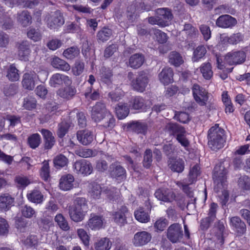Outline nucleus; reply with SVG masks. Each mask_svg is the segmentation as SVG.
Returning a JSON list of instances; mask_svg holds the SVG:
<instances>
[{"label": "nucleus", "mask_w": 250, "mask_h": 250, "mask_svg": "<svg viewBox=\"0 0 250 250\" xmlns=\"http://www.w3.org/2000/svg\"><path fill=\"white\" fill-rule=\"evenodd\" d=\"M227 170L224 162L217 164L214 168L213 179L214 180V190L216 193L221 192L220 195L222 205H225L229 199V193L225 189L227 186Z\"/></svg>", "instance_id": "obj_1"}, {"label": "nucleus", "mask_w": 250, "mask_h": 250, "mask_svg": "<svg viewBox=\"0 0 250 250\" xmlns=\"http://www.w3.org/2000/svg\"><path fill=\"white\" fill-rule=\"evenodd\" d=\"M208 147L212 150L217 151L225 146V130L219 126V124H215L208 130Z\"/></svg>", "instance_id": "obj_2"}, {"label": "nucleus", "mask_w": 250, "mask_h": 250, "mask_svg": "<svg viewBox=\"0 0 250 250\" xmlns=\"http://www.w3.org/2000/svg\"><path fill=\"white\" fill-rule=\"evenodd\" d=\"M91 115L92 119L96 122L106 119L107 122L103 125L105 127L112 128L114 126L115 120L106 109L105 104L103 103L97 102L93 106Z\"/></svg>", "instance_id": "obj_3"}, {"label": "nucleus", "mask_w": 250, "mask_h": 250, "mask_svg": "<svg viewBox=\"0 0 250 250\" xmlns=\"http://www.w3.org/2000/svg\"><path fill=\"white\" fill-rule=\"evenodd\" d=\"M155 16L148 18L149 23L158 25L161 27H165L171 24L173 19L171 11L168 8H157L155 11Z\"/></svg>", "instance_id": "obj_4"}, {"label": "nucleus", "mask_w": 250, "mask_h": 250, "mask_svg": "<svg viewBox=\"0 0 250 250\" xmlns=\"http://www.w3.org/2000/svg\"><path fill=\"white\" fill-rule=\"evenodd\" d=\"M201 174V167L196 164L190 167L187 177L184 179L182 182H177L176 184L185 193H188L189 190L188 186L195 183Z\"/></svg>", "instance_id": "obj_5"}, {"label": "nucleus", "mask_w": 250, "mask_h": 250, "mask_svg": "<svg viewBox=\"0 0 250 250\" xmlns=\"http://www.w3.org/2000/svg\"><path fill=\"white\" fill-rule=\"evenodd\" d=\"M109 172L111 177L118 182L123 181L126 179V170L118 162H114L110 165Z\"/></svg>", "instance_id": "obj_6"}, {"label": "nucleus", "mask_w": 250, "mask_h": 250, "mask_svg": "<svg viewBox=\"0 0 250 250\" xmlns=\"http://www.w3.org/2000/svg\"><path fill=\"white\" fill-rule=\"evenodd\" d=\"M182 227L179 224L171 225L167 229V237L172 243L179 242L183 237Z\"/></svg>", "instance_id": "obj_7"}, {"label": "nucleus", "mask_w": 250, "mask_h": 250, "mask_svg": "<svg viewBox=\"0 0 250 250\" xmlns=\"http://www.w3.org/2000/svg\"><path fill=\"white\" fill-rule=\"evenodd\" d=\"M148 83L147 74L143 71L139 73L136 79L132 81L131 85L133 88L140 92L146 89Z\"/></svg>", "instance_id": "obj_8"}, {"label": "nucleus", "mask_w": 250, "mask_h": 250, "mask_svg": "<svg viewBox=\"0 0 250 250\" xmlns=\"http://www.w3.org/2000/svg\"><path fill=\"white\" fill-rule=\"evenodd\" d=\"M71 79L67 76L60 73L53 74L50 78L49 84L54 88L67 85L71 84Z\"/></svg>", "instance_id": "obj_9"}, {"label": "nucleus", "mask_w": 250, "mask_h": 250, "mask_svg": "<svg viewBox=\"0 0 250 250\" xmlns=\"http://www.w3.org/2000/svg\"><path fill=\"white\" fill-rule=\"evenodd\" d=\"M246 55L243 51H238L228 53L225 56V62L229 65H236L244 62Z\"/></svg>", "instance_id": "obj_10"}, {"label": "nucleus", "mask_w": 250, "mask_h": 250, "mask_svg": "<svg viewBox=\"0 0 250 250\" xmlns=\"http://www.w3.org/2000/svg\"><path fill=\"white\" fill-rule=\"evenodd\" d=\"M104 221L102 215L92 213L86 222V227L92 230H98L103 228Z\"/></svg>", "instance_id": "obj_11"}, {"label": "nucleus", "mask_w": 250, "mask_h": 250, "mask_svg": "<svg viewBox=\"0 0 250 250\" xmlns=\"http://www.w3.org/2000/svg\"><path fill=\"white\" fill-rule=\"evenodd\" d=\"M152 236L150 233L146 231H141L136 233L132 239L133 245L136 247H140L148 243Z\"/></svg>", "instance_id": "obj_12"}, {"label": "nucleus", "mask_w": 250, "mask_h": 250, "mask_svg": "<svg viewBox=\"0 0 250 250\" xmlns=\"http://www.w3.org/2000/svg\"><path fill=\"white\" fill-rule=\"evenodd\" d=\"M73 167L78 174L83 175L90 174L93 170L91 163L86 160H81L76 161Z\"/></svg>", "instance_id": "obj_13"}, {"label": "nucleus", "mask_w": 250, "mask_h": 250, "mask_svg": "<svg viewBox=\"0 0 250 250\" xmlns=\"http://www.w3.org/2000/svg\"><path fill=\"white\" fill-rule=\"evenodd\" d=\"M46 20L48 27L51 29H56L63 24L64 22L62 16L59 11H56L51 15H48Z\"/></svg>", "instance_id": "obj_14"}, {"label": "nucleus", "mask_w": 250, "mask_h": 250, "mask_svg": "<svg viewBox=\"0 0 250 250\" xmlns=\"http://www.w3.org/2000/svg\"><path fill=\"white\" fill-rule=\"evenodd\" d=\"M237 23L235 18L231 16L225 14L219 17L216 21L217 26L223 28H231Z\"/></svg>", "instance_id": "obj_15"}, {"label": "nucleus", "mask_w": 250, "mask_h": 250, "mask_svg": "<svg viewBox=\"0 0 250 250\" xmlns=\"http://www.w3.org/2000/svg\"><path fill=\"white\" fill-rule=\"evenodd\" d=\"M39 76L35 72H30L23 74L22 81L23 87L28 90H32L36 85Z\"/></svg>", "instance_id": "obj_16"}, {"label": "nucleus", "mask_w": 250, "mask_h": 250, "mask_svg": "<svg viewBox=\"0 0 250 250\" xmlns=\"http://www.w3.org/2000/svg\"><path fill=\"white\" fill-rule=\"evenodd\" d=\"M154 195L158 200L166 202L172 201L175 197L172 191L166 188H159L156 191Z\"/></svg>", "instance_id": "obj_17"}, {"label": "nucleus", "mask_w": 250, "mask_h": 250, "mask_svg": "<svg viewBox=\"0 0 250 250\" xmlns=\"http://www.w3.org/2000/svg\"><path fill=\"white\" fill-rule=\"evenodd\" d=\"M70 85L59 88L56 92L57 95L65 100L72 99L76 95L77 90L74 86Z\"/></svg>", "instance_id": "obj_18"}, {"label": "nucleus", "mask_w": 250, "mask_h": 250, "mask_svg": "<svg viewBox=\"0 0 250 250\" xmlns=\"http://www.w3.org/2000/svg\"><path fill=\"white\" fill-rule=\"evenodd\" d=\"M30 44L28 42L22 41L18 46V55L20 60L27 61L31 53Z\"/></svg>", "instance_id": "obj_19"}, {"label": "nucleus", "mask_w": 250, "mask_h": 250, "mask_svg": "<svg viewBox=\"0 0 250 250\" xmlns=\"http://www.w3.org/2000/svg\"><path fill=\"white\" fill-rule=\"evenodd\" d=\"M168 166L174 172L181 173L185 168V162L180 158H169Z\"/></svg>", "instance_id": "obj_20"}, {"label": "nucleus", "mask_w": 250, "mask_h": 250, "mask_svg": "<svg viewBox=\"0 0 250 250\" xmlns=\"http://www.w3.org/2000/svg\"><path fill=\"white\" fill-rule=\"evenodd\" d=\"M77 138L83 145L87 146L93 141V135L92 132L88 130H79L77 132Z\"/></svg>", "instance_id": "obj_21"}, {"label": "nucleus", "mask_w": 250, "mask_h": 250, "mask_svg": "<svg viewBox=\"0 0 250 250\" xmlns=\"http://www.w3.org/2000/svg\"><path fill=\"white\" fill-rule=\"evenodd\" d=\"M68 213L70 219L75 222L82 221L86 214L85 211L78 209L75 207L70 206L68 207Z\"/></svg>", "instance_id": "obj_22"}, {"label": "nucleus", "mask_w": 250, "mask_h": 250, "mask_svg": "<svg viewBox=\"0 0 250 250\" xmlns=\"http://www.w3.org/2000/svg\"><path fill=\"white\" fill-rule=\"evenodd\" d=\"M14 198L8 194L0 196V210L6 211L13 206Z\"/></svg>", "instance_id": "obj_23"}, {"label": "nucleus", "mask_w": 250, "mask_h": 250, "mask_svg": "<svg viewBox=\"0 0 250 250\" xmlns=\"http://www.w3.org/2000/svg\"><path fill=\"white\" fill-rule=\"evenodd\" d=\"M74 177L71 174L62 176L59 182V187L61 189L64 191L69 190L73 187Z\"/></svg>", "instance_id": "obj_24"}, {"label": "nucleus", "mask_w": 250, "mask_h": 250, "mask_svg": "<svg viewBox=\"0 0 250 250\" xmlns=\"http://www.w3.org/2000/svg\"><path fill=\"white\" fill-rule=\"evenodd\" d=\"M127 212L128 210L126 207H122L119 210L113 213L114 221L120 226H124L127 223L125 215Z\"/></svg>", "instance_id": "obj_25"}, {"label": "nucleus", "mask_w": 250, "mask_h": 250, "mask_svg": "<svg viewBox=\"0 0 250 250\" xmlns=\"http://www.w3.org/2000/svg\"><path fill=\"white\" fill-rule=\"evenodd\" d=\"M173 72L170 67H165L159 74L160 82L164 84H167L173 82Z\"/></svg>", "instance_id": "obj_26"}, {"label": "nucleus", "mask_w": 250, "mask_h": 250, "mask_svg": "<svg viewBox=\"0 0 250 250\" xmlns=\"http://www.w3.org/2000/svg\"><path fill=\"white\" fill-rule=\"evenodd\" d=\"M230 222L231 225L235 228L238 234L242 235L246 232V225L239 217H231L230 219Z\"/></svg>", "instance_id": "obj_27"}, {"label": "nucleus", "mask_w": 250, "mask_h": 250, "mask_svg": "<svg viewBox=\"0 0 250 250\" xmlns=\"http://www.w3.org/2000/svg\"><path fill=\"white\" fill-rule=\"evenodd\" d=\"M28 200L35 204H42L44 200V196L41 191L37 188L31 190L27 194Z\"/></svg>", "instance_id": "obj_28"}, {"label": "nucleus", "mask_w": 250, "mask_h": 250, "mask_svg": "<svg viewBox=\"0 0 250 250\" xmlns=\"http://www.w3.org/2000/svg\"><path fill=\"white\" fill-rule=\"evenodd\" d=\"M41 132L44 140V148L47 149H51L55 143V140L52 133L45 129H42Z\"/></svg>", "instance_id": "obj_29"}, {"label": "nucleus", "mask_w": 250, "mask_h": 250, "mask_svg": "<svg viewBox=\"0 0 250 250\" xmlns=\"http://www.w3.org/2000/svg\"><path fill=\"white\" fill-rule=\"evenodd\" d=\"M145 61L144 56L140 53L135 54L129 59V65L131 68L137 69L143 64Z\"/></svg>", "instance_id": "obj_30"}, {"label": "nucleus", "mask_w": 250, "mask_h": 250, "mask_svg": "<svg viewBox=\"0 0 250 250\" xmlns=\"http://www.w3.org/2000/svg\"><path fill=\"white\" fill-rule=\"evenodd\" d=\"M169 134L176 135V137L181 134H185L186 131L184 127L176 123H168L165 127Z\"/></svg>", "instance_id": "obj_31"}, {"label": "nucleus", "mask_w": 250, "mask_h": 250, "mask_svg": "<svg viewBox=\"0 0 250 250\" xmlns=\"http://www.w3.org/2000/svg\"><path fill=\"white\" fill-rule=\"evenodd\" d=\"M204 105L207 108L208 111V116H209L215 110V106L212 95L208 94L204 90Z\"/></svg>", "instance_id": "obj_32"}, {"label": "nucleus", "mask_w": 250, "mask_h": 250, "mask_svg": "<svg viewBox=\"0 0 250 250\" xmlns=\"http://www.w3.org/2000/svg\"><path fill=\"white\" fill-rule=\"evenodd\" d=\"M217 207L218 205L216 203H212L210 204L208 216L206 218V223L204 224V229H208L209 225L214 221Z\"/></svg>", "instance_id": "obj_33"}, {"label": "nucleus", "mask_w": 250, "mask_h": 250, "mask_svg": "<svg viewBox=\"0 0 250 250\" xmlns=\"http://www.w3.org/2000/svg\"><path fill=\"white\" fill-rule=\"evenodd\" d=\"M53 67L63 71H68L70 69V65L65 61L58 57H54L51 62Z\"/></svg>", "instance_id": "obj_34"}, {"label": "nucleus", "mask_w": 250, "mask_h": 250, "mask_svg": "<svg viewBox=\"0 0 250 250\" xmlns=\"http://www.w3.org/2000/svg\"><path fill=\"white\" fill-rule=\"evenodd\" d=\"M112 242L107 237H104L98 240L94 244L96 250H110L112 246Z\"/></svg>", "instance_id": "obj_35"}, {"label": "nucleus", "mask_w": 250, "mask_h": 250, "mask_svg": "<svg viewBox=\"0 0 250 250\" xmlns=\"http://www.w3.org/2000/svg\"><path fill=\"white\" fill-rule=\"evenodd\" d=\"M222 101L225 106V112L226 113H230L233 112L234 107L231 102L230 98L227 91L223 92L222 95Z\"/></svg>", "instance_id": "obj_36"}, {"label": "nucleus", "mask_w": 250, "mask_h": 250, "mask_svg": "<svg viewBox=\"0 0 250 250\" xmlns=\"http://www.w3.org/2000/svg\"><path fill=\"white\" fill-rule=\"evenodd\" d=\"M115 111L118 118L122 119L128 115L129 109L126 104L120 103L115 107Z\"/></svg>", "instance_id": "obj_37"}, {"label": "nucleus", "mask_w": 250, "mask_h": 250, "mask_svg": "<svg viewBox=\"0 0 250 250\" xmlns=\"http://www.w3.org/2000/svg\"><path fill=\"white\" fill-rule=\"evenodd\" d=\"M88 193L90 196L94 199H99L102 193L101 186L96 183H92L89 185Z\"/></svg>", "instance_id": "obj_38"}, {"label": "nucleus", "mask_w": 250, "mask_h": 250, "mask_svg": "<svg viewBox=\"0 0 250 250\" xmlns=\"http://www.w3.org/2000/svg\"><path fill=\"white\" fill-rule=\"evenodd\" d=\"M54 220L59 228L63 231H67L70 229L68 223L61 213H58L55 217Z\"/></svg>", "instance_id": "obj_39"}, {"label": "nucleus", "mask_w": 250, "mask_h": 250, "mask_svg": "<svg viewBox=\"0 0 250 250\" xmlns=\"http://www.w3.org/2000/svg\"><path fill=\"white\" fill-rule=\"evenodd\" d=\"M134 216L136 219L141 223H146L150 220L148 212L145 211L142 208H140L134 211Z\"/></svg>", "instance_id": "obj_40"}, {"label": "nucleus", "mask_w": 250, "mask_h": 250, "mask_svg": "<svg viewBox=\"0 0 250 250\" xmlns=\"http://www.w3.org/2000/svg\"><path fill=\"white\" fill-rule=\"evenodd\" d=\"M131 127L137 133L145 134L147 130V125L146 123L136 122L131 124Z\"/></svg>", "instance_id": "obj_41"}, {"label": "nucleus", "mask_w": 250, "mask_h": 250, "mask_svg": "<svg viewBox=\"0 0 250 250\" xmlns=\"http://www.w3.org/2000/svg\"><path fill=\"white\" fill-rule=\"evenodd\" d=\"M80 54V50L77 46H72L64 50L63 56L68 60H73Z\"/></svg>", "instance_id": "obj_42"}, {"label": "nucleus", "mask_w": 250, "mask_h": 250, "mask_svg": "<svg viewBox=\"0 0 250 250\" xmlns=\"http://www.w3.org/2000/svg\"><path fill=\"white\" fill-rule=\"evenodd\" d=\"M182 32L183 34L185 33L187 38L189 39L196 38L198 34V30L190 24H185Z\"/></svg>", "instance_id": "obj_43"}, {"label": "nucleus", "mask_w": 250, "mask_h": 250, "mask_svg": "<svg viewBox=\"0 0 250 250\" xmlns=\"http://www.w3.org/2000/svg\"><path fill=\"white\" fill-rule=\"evenodd\" d=\"M169 62L175 66H179L184 62V60L181 55L175 51L171 52L168 56Z\"/></svg>", "instance_id": "obj_44"}, {"label": "nucleus", "mask_w": 250, "mask_h": 250, "mask_svg": "<svg viewBox=\"0 0 250 250\" xmlns=\"http://www.w3.org/2000/svg\"><path fill=\"white\" fill-rule=\"evenodd\" d=\"M75 153L83 158L94 157L97 155L96 151L86 148H79L75 151Z\"/></svg>", "instance_id": "obj_45"}, {"label": "nucleus", "mask_w": 250, "mask_h": 250, "mask_svg": "<svg viewBox=\"0 0 250 250\" xmlns=\"http://www.w3.org/2000/svg\"><path fill=\"white\" fill-rule=\"evenodd\" d=\"M129 105L133 109H142L145 106V100L141 97H135L130 101Z\"/></svg>", "instance_id": "obj_46"}, {"label": "nucleus", "mask_w": 250, "mask_h": 250, "mask_svg": "<svg viewBox=\"0 0 250 250\" xmlns=\"http://www.w3.org/2000/svg\"><path fill=\"white\" fill-rule=\"evenodd\" d=\"M31 17L27 11H23L19 14L18 21L24 27L28 26L31 23Z\"/></svg>", "instance_id": "obj_47"}, {"label": "nucleus", "mask_w": 250, "mask_h": 250, "mask_svg": "<svg viewBox=\"0 0 250 250\" xmlns=\"http://www.w3.org/2000/svg\"><path fill=\"white\" fill-rule=\"evenodd\" d=\"M41 143V138L38 133H34L28 137L27 143L32 149L38 147Z\"/></svg>", "instance_id": "obj_48"}, {"label": "nucleus", "mask_w": 250, "mask_h": 250, "mask_svg": "<svg viewBox=\"0 0 250 250\" xmlns=\"http://www.w3.org/2000/svg\"><path fill=\"white\" fill-rule=\"evenodd\" d=\"M238 186L243 191L250 190V177L247 175L241 176L238 180Z\"/></svg>", "instance_id": "obj_49"}, {"label": "nucleus", "mask_w": 250, "mask_h": 250, "mask_svg": "<svg viewBox=\"0 0 250 250\" xmlns=\"http://www.w3.org/2000/svg\"><path fill=\"white\" fill-rule=\"evenodd\" d=\"M72 206L81 210L85 211L86 213L88 209L87 201L85 198L83 197L77 198L74 201V205Z\"/></svg>", "instance_id": "obj_50"}, {"label": "nucleus", "mask_w": 250, "mask_h": 250, "mask_svg": "<svg viewBox=\"0 0 250 250\" xmlns=\"http://www.w3.org/2000/svg\"><path fill=\"white\" fill-rule=\"evenodd\" d=\"M19 70L14 64L11 65L7 69L6 77L11 81L15 82L19 80Z\"/></svg>", "instance_id": "obj_51"}, {"label": "nucleus", "mask_w": 250, "mask_h": 250, "mask_svg": "<svg viewBox=\"0 0 250 250\" xmlns=\"http://www.w3.org/2000/svg\"><path fill=\"white\" fill-rule=\"evenodd\" d=\"M20 210L21 215L26 218H31L36 216L35 210L27 205H24L21 207Z\"/></svg>", "instance_id": "obj_52"}, {"label": "nucleus", "mask_w": 250, "mask_h": 250, "mask_svg": "<svg viewBox=\"0 0 250 250\" xmlns=\"http://www.w3.org/2000/svg\"><path fill=\"white\" fill-rule=\"evenodd\" d=\"M111 35L112 31L111 29L104 28L98 32L97 37L98 41L104 42L109 39Z\"/></svg>", "instance_id": "obj_53"}, {"label": "nucleus", "mask_w": 250, "mask_h": 250, "mask_svg": "<svg viewBox=\"0 0 250 250\" xmlns=\"http://www.w3.org/2000/svg\"><path fill=\"white\" fill-rule=\"evenodd\" d=\"M42 167L40 170V175L42 178L46 181L50 177V167L48 161H44L42 163Z\"/></svg>", "instance_id": "obj_54"}, {"label": "nucleus", "mask_w": 250, "mask_h": 250, "mask_svg": "<svg viewBox=\"0 0 250 250\" xmlns=\"http://www.w3.org/2000/svg\"><path fill=\"white\" fill-rule=\"evenodd\" d=\"M68 163L67 158L62 154L56 156L53 160L55 167L60 168L65 166Z\"/></svg>", "instance_id": "obj_55"}, {"label": "nucleus", "mask_w": 250, "mask_h": 250, "mask_svg": "<svg viewBox=\"0 0 250 250\" xmlns=\"http://www.w3.org/2000/svg\"><path fill=\"white\" fill-rule=\"evenodd\" d=\"M192 92L195 101L202 105L203 104V102L202 101L203 99V92L201 90L200 87L198 84L193 85Z\"/></svg>", "instance_id": "obj_56"}, {"label": "nucleus", "mask_w": 250, "mask_h": 250, "mask_svg": "<svg viewBox=\"0 0 250 250\" xmlns=\"http://www.w3.org/2000/svg\"><path fill=\"white\" fill-rule=\"evenodd\" d=\"M108 96L112 102H117L124 96V92L121 89L117 88L109 92Z\"/></svg>", "instance_id": "obj_57"}, {"label": "nucleus", "mask_w": 250, "mask_h": 250, "mask_svg": "<svg viewBox=\"0 0 250 250\" xmlns=\"http://www.w3.org/2000/svg\"><path fill=\"white\" fill-rule=\"evenodd\" d=\"M84 96L87 99L97 100L100 98V93L98 90H93L92 86H90L85 90Z\"/></svg>", "instance_id": "obj_58"}, {"label": "nucleus", "mask_w": 250, "mask_h": 250, "mask_svg": "<svg viewBox=\"0 0 250 250\" xmlns=\"http://www.w3.org/2000/svg\"><path fill=\"white\" fill-rule=\"evenodd\" d=\"M101 75L102 81L107 83L111 82L112 72L109 68L103 67L101 69Z\"/></svg>", "instance_id": "obj_59"}, {"label": "nucleus", "mask_w": 250, "mask_h": 250, "mask_svg": "<svg viewBox=\"0 0 250 250\" xmlns=\"http://www.w3.org/2000/svg\"><path fill=\"white\" fill-rule=\"evenodd\" d=\"M36 103L35 98L29 96L24 99L23 106L27 110H32L36 107Z\"/></svg>", "instance_id": "obj_60"}, {"label": "nucleus", "mask_w": 250, "mask_h": 250, "mask_svg": "<svg viewBox=\"0 0 250 250\" xmlns=\"http://www.w3.org/2000/svg\"><path fill=\"white\" fill-rule=\"evenodd\" d=\"M9 225L4 218L0 217V235H7L9 233Z\"/></svg>", "instance_id": "obj_61"}, {"label": "nucleus", "mask_w": 250, "mask_h": 250, "mask_svg": "<svg viewBox=\"0 0 250 250\" xmlns=\"http://www.w3.org/2000/svg\"><path fill=\"white\" fill-rule=\"evenodd\" d=\"M152 154L150 149H146L144 156L143 166L145 167L148 168L150 167L152 162Z\"/></svg>", "instance_id": "obj_62"}, {"label": "nucleus", "mask_w": 250, "mask_h": 250, "mask_svg": "<svg viewBox=\"0 0 250 250\" xmlns=\"http://www.w3.org/2000/svg\"><path fill=\"white\" fill-rule=\"evenodd\" d=\"M18 87L16 84H11L4 86L3 92L6 96H12L14 95L18 91Z\"/></svg>", "instance_id": "obj_63"}, {"label": "nucleus", "mask_w": 250, "mask_h": 250, "mask_svg": "<svg viewBox=\"0 0 250 250\" xmlns=\"http://www.w3.org/2000/svg\"><path fill=\"white\" fill-rule=\"evenodd\" d=\"M16 227L21 232H25L28 229V221L23 218H18L16 221Z\"/></svg>", "instance_id": "obj_64"}]
</instances>
